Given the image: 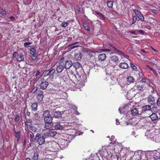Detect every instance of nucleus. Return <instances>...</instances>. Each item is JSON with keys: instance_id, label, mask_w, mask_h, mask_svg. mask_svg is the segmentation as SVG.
Masks as SVG:
<instances>
[{"instance_id": "obj_1", "label": "nucleus", "mask_w": 160, "mask_h": 160, "mask_svg": "<svg viewBox=\"0 0 160 160\" xmlns=\"http://www.w3.org/2000/svg\"><path fill=\"white\" fill-rule=\"evenodd\" d=\"M47 138L44 133L42 135L41 134L37 133L35 136V141L39 145H42L45 142V139Z\"/></svg>"}, {"instance_id": "obj_2", "label": "nucleus", "mask_w": 160, "mask_h": 160, "mask_svg": "<svg viewBox=\"0 0 160 160\" xmlns=\"http://www.w3.org/2000/svg\"><path fill=\"white\" fill-rule=\"evenodd\" d=\"M40 81L41 82L39 84L40 88L42 90L46 89L49 85L48 82L44 80L43 78H41Z\"/></svg>"}, {"instance_id": "obj_3", "label": "nucleus", "mask_w": 160, "mask_h": 160, "mask_svg": "<svg viewBox=\"0 0 160 160\" xmlns=\"http://www.w3.org/2000/svg\"><path fill=\"white\" fill-rule=\"evenodd\" d=\"M55 72V69L52 68H51L48 70L44 72V76L46 77L48 76H49L50 77H52L53 78Z\"/></svg>"}, {"instance_id": "obj_4", "label": "nucleus", "mask_w": 160, "mask_h": 160, "mask_svg": "<svg viewBox=\"0 0 160 160\" xmlns=\"http://www.w3.org/2000/svg\"><path fill=\"white\" fill-rule=\"evenodd\" d=\"M47 138L49 137H54L57 133L56 131L53 129L49 130L48 132L44 133Z\"/></svg>"}, {"instance_id": "obj_5", "label": "nucleus", "mask_w": 160, "mask_h": 160, "mask_svg": "<svg viewBox=\"0 0 160 160\" xmlns=\"http://www.w3.org/2000/svg\"><path fill=\"white\" fill-rule=\"evenodd\" d=\"M51 151L56 152L57 151L59 147L58 143L54 141H51Z\"/></svg>"}, {"instance_id": "obj_6", "label": "nucleus", "mask_w": 160, "mask_h": 160, "mask_svg": "<svg viewBox=\"0 0 160 160\" xmlns=\"http://www.w3.org/2000/svg\"><path fill=\"white\" fill-rule=\"evenodd\" d=\"M66 126L63 123H57L54 126L55 129L61 130L65 128Z\"/></svg>"}, {"instance_id": "obj_7", "label": "nucleus", "mask_w": 160, "mask_h": 160, "mask_svg": "<svg viewBox=\"0 0 160 160\" xmlns=\"http://www.w3.org/2000/svg\"><path fill=\"white\" fill-rule=\"evenodd\" d=\"M151 106L149 105H144L142 107V113H146L147 112H151L152 110L151 109Z\"/></svg>"}, {"instance_id": "obj_8", "label": "nucleus", "mask_w": 160, "mask_h": 160, "mask_svg": "<svg viewBox=\"0 0 160 160\" xmlns=\"http://www.w3.org/2000/svg\"><path fill=\"white\" fill-rule=\"evenodd\" d=\"M63 64L66 69H69L72 65V62L70 60H66Z\"/></svg>"}, {"instance_id": "obj_9", "label": "nucleus", "mask_w": 160, "mask_h": 160, "mask_svg": "<svg viewBox=\"0 0 160 160\" xmlns=\"http://www.w3.org/2000/svg\"><path fill=\"white\" fill-rule=\"evenodd\" d=\"M77 131V130L73 128H68L67 129L66 132L67 134L70 135L71 136H76V132Z\"/></svg>"}, {"instance_id": "obj_10", "label": "nucleus", "mask_w": 160, "mask_h": 160, "mask_svg": "<svg viewBox=\"0 0 160 160\" xmlns=\"http://www.w3.org/2000/svg\"><path fill=\"white\" fill-rule=\"evenodd\" d=\"M13 131L14 133V135L17 138V142H18L19 141V139L21 137V132L20 131H19L18 132H16L15 130V127L14 126L13 127Z\"/></svg>"}, {"instance_id": "obj_11", "label": "nucleus", "mask_w": 160, "mask_h": 160, "mask_svg": "<svg viewBox=\"0 0 160 160\" xmlns=\"http://www.w3.org/2000/svg\"><path fill=\"white\" fill-rule=\"evenodd\" d=\"M74 55L75 58L78 60H80L82 56V53L79 51L76 52Z\"/></svg>"}, {"instance_id": "obj_12", "label": "nucleus", "mask_w": 160, "mask_h": 160, "mask_svg": "<svg viewBox=\"0 0 160 160\" xmlns=\"http://www.w3.org/2000/svg\"><path fill=\"white\" fill-rule=\"evenodd\" d=\"M64 66L60 63H58V65H57L56 70L58 73H61L63 70Z\"/></svg>"}, {"instance_id": "obj_13", "label": "nucleus", "mask_w": 160, "mask_h": 160, "mask_svg": "<svg viewBox=\"0 0 160 160\" xmlns=\"http://www.w3.org/2000/svg\"><path fill=\"white\" fill-rule=\"evenodd\" d=\"M148 102L151 105H153L155 103L154 98L151 95H150L147 98Z\"/></svg>"}, {"instance_id": "obj_14", "label": "nucleus", "mask_w": 160, "mask_h": 160, "mask_svg": "<svg viewBox=\"0 0 160 160\" xmlns=\"http://www.w3.org/2000/svg\"><path fill=\"white\" fill-rule=\"evenodd\" d=\"M43 92L41 91L40 93L38 94L37 96V98L38 102H41L42 101L43 97L44 95L43 94Z\"/></svg>"}, {"instance_id": "obj_15", "label": "nucleus", "mask_w": 160, "mask_h": 160, "mask_svg": "<svg viewBox=\"0 0 160 160\" xmlns=\"http://www.w3.org/2000/svg\"><path fill=\"white\" fill-rule=\"evenodd\" d=\"M27 128L29 130L34 132H35L38 130L37 128L34 126L32 124H29Z\"/></svg>"}, {"instance_id": "obj_16", "label": "nucleus", "mask_w": 160, "mask_h": 160, "mask_svg": "<svg viewBox=\"0 0 160 160\" xmlns=\"http://www.w3.org/2000/svg\"><path fill=\"white\" fill-rule=\"evenodd\" d=\"M45 148L51 151V141L46 142L43 145Z\"/></svg>"}, {"instance_id": "obj_17", "label": "nucleus", "mask_w": 160, "mask_h": 160, "mask_svg": "<svg viewBox=\"0 0 160 160\" xmlns=\"http://www.w3.org/2000/svg\"><path fill=\"white\" fill-rule=\"evenodd\" d=\"M38 103L35 102L33 103L31 105V109L32 111L35 112L38 109Z\"/></svg>"}, {"instance_id": "obj_18", "label": "nucleus", "mask_w": 160, "mask_h": 160, "mask_svg": "<svg viewBox=\"0 0 160 160\" xmlns=\"http://www.w3.org/2000/svg\"><path fill=\"white\" fill-rule=\"evenodd\" d=\"M27 133L28 134V135L30 137V140L33 142H34V141H35V138H34L33 133L30 130L27 132Z\"/></svg>"}, {"instance_id": "obj_19", "label": "nucleus", "mask_w": 160, "mask_h": 160, "mask_svg": "<svg viewBox=\"0 0 160 160\" xmlns=\"http://www.w3.org/2000/svg\"><path fill=\"white\" fill-rule=\"evenodd\" d=\"M140 78H141L140 77ZM140 82L146 83L147 85L150 84V81L149 80L148 78H141V80L140 81Z\"/></svg>"}, {"instance_id": "obj_20", "label": "nucleus", "mask_w": 160, "mask_h": 160, "mask_svg": "<svg viewBox=\"0 0 160 160\" xmlns=\"http://www.w3.org/2000/svg\"><path fill=\"white\" fill-rule=\"evenodd\" d=\"M60 143L61 145L64 148H65L68 146L69 142L68 141L65 139H62Z\"/></svg>"}, {"instance_id": "obj_21", "label": "nucleus", "mask_w": 160, "mask_h": 160, "mask_svg": "<svg viewBox=\"0 0 160 160\" xmlns=\"http://www.w3.org/2000/svg\"><path fill=\"white\" fill-rule=\"evenodd\" d=\"M119 66L120 68L122 69H127L128 67V64L125 62L120 63Z\"/></svg>"}, {"instance_id": "obj_22", "label": "nucleus", "mask_w": 160, "mask_h": 160, "mask_svg": "<svg viewBox=\"0 0 160 160\" xmlns=\"http://www.w3.org/2000/svg\"><path fill=\"white\" fill-rule=\"evenodd\" d=\"M127 81L128 83H127V84H129L131 83H134V79L133 77L132 76H128L127 78Z\"/></svg>"}, {"instance_id": "obj_23", "label": "nucleus", "mask_w": 160, "mask_h": 160, "mask_svg": "<svg viewBox=\"0 0 160 160\" xmlns=\"http://www.w3.org/2000/svg\"><path fill=\"white\" fill-rule=\"evenodd\" d=\"M106 58V55L105 53H102L98 55V58L99 60L101 61H104Z\"/></svg>"}, {"instance_id": "obj_24", "label": "nucleus", "mask_w": 160, "mask_h": 160, "mask_svg": "<svg viewBox=\"0 0 160 160\" xmlns=\"http://www.w3.org/2000/svg\"><path fill=\"white\" fill-rule=\"evenodd\" d=\"M43 116L46 118V117H50V112L48 110H46L44 111L42 114Z\"/></svg>"}, {"instance_id": "obj_25", "label": "nucleus", "mask_w": 160, "mask_h": 160, "mask_svg": "<svg viewBox=\"0 0 160 160\" xmlns=\"http://www.w3.org/2000/svg\"><path fill=\"white\" fill-rule=\"evenodd\" d=\"M82 51L83 52H84L85 53H86L87 55H89L90 56H92V52L89 50L88 49L86 48H83L82 49Z\"/></svg>"}, {"instance_id": "obj_26", "label": "nucleus", "mask_w": 160, "mask_h": 160, "mask_svg": "<svg viewBox=\"0 0 160 160\" xmlns=\"http://www.w3.org/2000/svg\"><path fill=\"white\" fill-rule=\"evenodd\" d=\"M62 114L61 112L59 111H56L54 112L53 116L54 117L57 118H60L62 117Z\"/></svg>"}, {"instance_id": "obj_27", "label": "nucleus", "mask_w": 160, "mask_h": 160, "mask_svg": "<svg viewBox=\"0 0 160 160\" xmlns=\"http://www.w3.org/2000/svg\"><path fill=\"white\" fill-rule=\"evenodd\" d=\"M131 114L133 116H135L139 114V112L137 108H134L131 110Z\"/></svg>"}, {"instance_id": "obj_28", "label": "nucleus", "mask_w": 160, "mask_h": 160, "mask_svg": "<svg viewBox=\"0 0 160 160\" xmlns=\"http://www.w3.org/2000/svg\"><path fill=\"white\" fill-rule=\"evenodd\" d=\"M149 117H150L152 121H155L158 118L157 115L155 113L152 114Z\"/></svg>"}, {"instance_id": "obj_29", "label": "nucleus", "mask_w": 160, "mask_h": 160, "mask_svg": "<svg viewBox=\"0 0 160 160\" xmlns=\"http://www.w3.org/2000/svg\"><path fill=\"white\" fill-rule=\"evenodd\" d=\"M80 43V42H74L70 46V48H71V49H73L75 48L78 47L80 46L79 45Z\"/></svg>"}, {"instance_id": "obj_30", "label": "nucleus", "mask_w": 160, "mask_h": 160, "mask_svg": "<svg viewBox=\"0 0 160 160\" xmlns=\"http://www.w3.org/2000/svg\"><path fill=\"white\" fill-rule=\"evenodd\" d=\"M72 65L76 69L82 67V65L78 62L74 63Z\"/></svg>"}, {"instance_id": "obj_31", "label": "nucleus", "mask_w": 160, "mask_h": 160, "mask_svg": "<svg viewBox=\"0 0 160 160\" xmlns=\"http://www.w3.org/2000/svg\"><path fill=\"white\" fill-rule=\"evenodd\" d=\"M52 117H46V118H44L45 123H52Z\"/></svg>"}, {"instance_id": "obj_32", "label": "nucleus", "mask_w": 160, "mask_h": 160, "mask_svg": "<svg viewBox=\"0 0 160 160\" xmlns=\"http://www.w3.org/2000/svg\"><path fill=\"white\" fill-rule=\"evenodd\" d=\"M24 56L22 55H18L17 58V60L20 62L24 61Z\"/></svg>"}, {"instance_id": "obj_33", "label": "nucleus", "mask_w": 160, "mask_h": 160, "mask_svg": "<svg viewBox=\"0 0 160 160\" xmlns=\"http://www.w3.org/2000/svg\"><path fill=\"white\" fill-rule=\"evenodd\" d=\"M53 126L52 123H45L44 127L46 129L51 128Z\"/></svg>"}, {"instance_id": "obj_34", "label": "nucleus", "mask_w": 160, "mask_h": 160, "mask_svg": "<svg viewBox=\"0 0 160 160\" xmlns=\"http://www.w3.org/2000/svg\"><path fill=\"white\" fill-rule=\"evenodd\" d=\"M153 158L154 160H160V153L159 152L156 153Z\"/></svg>"}, {"instance_id": "obj_35", "label": "nucleus", "mask_w": 160, "mask_h": 160, "mask_svg": "<svg viewBox=\"0 0 160 160\" xmlns=\"http://www.w3.org/2000/svg\"><path fill=\"white\" fill-rule=\"evenodd\" d=\"M111 59L112 61L114 62H116L118 60V57L116 56H113L111 57Z\"/></svg>"}, {"instance_id": "obj_36", "label": "nucleus", "mask_w": 160, "mask_h": 160, "mask_svg": "<svg viewBox=\"0 0 160 160\" xmlns=\"http://www.w3.org/2000/svg\"><path fill=\"white\" fill-rule=\"evenodd\" d=\"M113 2L112 1H108L107 2V5L109 8H111L112 7Z\"/></svg>"}, {"instance_id": "obj_37", "label": "nucleus", "mask_w": 160, "mask_h": 160, "mask_svg": "<svg viewBox=\"0 0 160 160\" xmlns=\"http://www.w3.org/2000/svg\"><path fill=\"white\" fill-rule=\"evenodd\" d=\"M134 87L136 88L139 91H142L143 89V86L141 85H138L135 86Z\"/></svg>"}, {"instance_id": "obj_38", "label": "nucleus", "mask_w": 160, "mask_h": 160, "mask_svg": "<svg viewBox=\"0 0 160 160\" xmlns=\"http://www.w3.org/2000/svg\"><path fill=\"white\" fill-rule=\"evenodd\" d=\"M83 26L86 30L88 31H89L90 29V27L86 23H84Z\"/></svg>"}, {"instance_id": "obj_39", "label": "nucleus", "mask_w": 160, "mask_h": 160, "mask_svg": "<svg viewBox=\"0 0 160 160\" xmlns=\"http://www.w3.org/2000/svg\"><path fill=\"white\" fill-rule=\"evenodd\" d=\"M38 154L37 152H35L33 155V159L34 160H37L38 159Z\"/></svg>"}, {"instance_id": "obj_40", "label": "nucleus", "mask_w": 160, "mask_h": 160, "mask_svg": "<svg viewBox=\"0 0 160 160\" xmlns=\"http://www.w3.org/2000/svg\"><path fill=\"white\" fill-rule=\"evenodd\" d=\"M69 78L72 81L75 80L76 79V76L73 74H71L70 76L69 77Z\"/></svg>"}, {"instance_id": "obj_41", "label": "nucleus", "mask_w": 160, "mask_h": 160, "mask_svg": "<svg viewBox=\"0 0 160 160\" xmlns=\"http://www.w3.org/2000/svg\"><path fill=\"white\" fill-rule=\"evenodd\" d=\"M130 65L131 68L133 69L135 71H137L138 70V68L137 67L134 65L132 63V62H130Z\"/></svg>"}, {"instance_id": "obj_42", "label": "nucleus", "mask_w": 160, "mask_h": 160, "mask_svg": "<svg viewBox=\"0 0 160 160\" xmlns=\"http://www.w3.org/2000/svg\"><path fill=\"white\" fill-rule=\"evenodd\" d=\"M95 13L98 15L99 17H101V18H102L103 19H104V15L102 14V13L97 12V11L95 12Z\"/></svg>"}, {"instance_id": "obj_43", "label": "nucleus", "mask_w": 160, "mask_h": 160, "mask_svg": "<svg viewBox=\"0 0 160 160\" xmlns=\"http://www.w3.org/2000/svg\"><path fill=\"white\" fill-rule=\"evenodd\" d=\"M25 118L27 120V122L28 123H30V124H32V119L30 118V117H27L25 116Z\"/></svg>"}, {"instance_id": "obj_44", "label": "nucleus", "mask_w": 160, "mask_h": 160, "mask_svg": "<svg viewBox=\"0 0 160 160\" xmlns=\"http://www.w3.org/2000/svg\"><path fill=\"white\" fill-rule=\"evenodd\" d=\"M133 11L138 17L139 16H140V15L142 14L139 11L136 9L134 10Z\"/></svg>"}, {"instance_id": "obj_45", "label": "nucleus", "mask_w": 160, "mask_h": 160, "mask_svg": "<svg viewBox=\"0 0 160 160\" xmlns=\"http://www.w3.org/2000/svg\"><path fill=\"white\" fill-rule=\"evenodd\" d=\"M32 60H36L37 59V56L36 53L32 54Z\"/></svg>"}, {"instance_id": "obj_46", "label": "nucleus", "mask_w": 160, "mask_h": 160, "mask_svg": "<svg viewBox=\"0 0 160 160\" xmlns=\"http://www.w3.org/2000/svg\"><path fill=\"white\" fill-rule=\"evenodd\" d=\"M20 120V117L18 115H17L15 118L14 120L15 122H18Z\"/></svg>"}, {"instance_id": "obj_47", "label": "nucleus", "mask_w": 160, "mask_h": 160, "mask_svg": "<svg viewBox=\"0 0 160 160\" xmlns=\"http://www.w3.org/2000/svg\"><path fill=\"white\" fill-rule=\"evenodd\" d=\"M138 18L140 19V20H141L142 21H143L144 20V18L143 16V15L142 14H141L140 16H139L138 17Z\"/></svg>"}, {"instance_id": "obj_48", "label": "nucleus", "mask_w": 160, "mask_h": 160, "mask_svg": "<svg viewBox=\"0 0 160 160\" xmlns=\"http://www.w3.org/2000/svg\"><path fill=\"white\" fill-rule=\"evenodd\" d=\"M36 51L35 48H32L30 49V53L31 54H33L36 53Z\"/></svg>"}, {"instance_id": "obj_49", "label": "nucleus", "mask_w": 160, "mask_h": 160, "mask_svg": "<svg viewBox=\"0 0 160 160\" xmlns=\"http://www.w3.org/2000/svg\"><path fill=\"white\" fill-rule=\"evenodd\" d=\"M0 13H1L3 15H5L6 13V11L1 8H0Z\"/></svg>"}, {"instance_id": "obj_50", "label": "nucleus", "mask_w": 160, "mask_h": 160, "mask_svg": "<svg viewBox=\"0 0 160 160\" xmlns=\"http://www.w3.org/2000/svg\"><path fill=\"white\" fill-rule=\"evenodd\" d=\"M129 32L135 35L138 34L137 30L130 31Z\"/></svg>"}, {"instance_id": "obj_51", "label": "nucleus", "mask_w": 160, "mask_h": 160, "mask_svg": "<svg viewBox=\"0 0 160 160\" xmlns=\"http://www.w3.org/2000/svg\"><path fill=\"white\" fill-rule=\"evenodd\" d=\"M150 70L153 72V74L157 76L158 75V74L155 71V70L154 68H150Z\"/></svg>"}, {"instance_id": "obj_52", "label": "nucleus", "mask_w": 160, "mask_h": 160, "mask_svg": "<svg viewBox=\"0 0 160 160\" xmlns=\"http://www.w3.org/2000/svg\"><path fill=\"white\" fill-rule=\"evenodd\" d=\"M133 21L132 22V24H134L136 21L137 19V17L136 16H134L132 18Z\"/></svg>"}, {"instance_id": "obj_53", "label": "nucleus", "mask_w": 160, "mask_h": 160, "mask_svg": "<svg viewBox=\"0 0 160 160\" xmlns=\"http://www.w3.org/2000/svg\"><path fill=\"white\" fill-rule=\"evenodd\" d=\"M68 24V23L67 22H63L61 24V26L64 27H66Z\"/></svg>"}, {"instance_id": "obj_54", "label": "nucleus", "mask_w": 160, "mask_h": 160, "mask_svg": "<svg viewBox=\"0 0 160 160\" xmlns=\"http://www.w3.org/2000/svg\"><path fill=\"white\" fill-rule=\"evenodd\" d=\"M38 90V88L37 87H34L33 88L32 92V93L36 92Z\"/></svg>"}, {"instance_id": "obj_55", "label": "nucleus", "mask_w": 160, "mask_h": 160, "mask_svg": "<svg viewBox=\"0 0 160 160\" xmlns=\"http://www.w3.org/2000/svg\"><path fill=\"white\" fill-rule=\"evenodd\" d=\"M138 34V33H141L142 34H144L145 31L142 30H137Z\"/></svg>"}, {"instance_id": "obj_56", "label": "nucleus", "mask_w": 160, "mask_h": 160, "mask_svg": "<svg viewBox=\"0 0 160 160\" xmlns=\"http://www.w3.org/2000/svg\"><path fill=\"white\" fill-rule=\"evenodd\" d=\"M157 105L158 106H160V98H158L157 101Z\"/></svg>"}, {"instance_id": "obj_57", "label": "nucleus", "mask_w": 160, "mask_h": 160, "mask_svg": "<svg viewBox=\"0 0 160 160\" xmlns=\"http://www.w3.org/2000/svg\"><path fill=\"white\" fill-rule=\"evenodd\" d=\"M31 44L30 42H25L24 43V46L25 47H26L29 45H30Z\"/></svg>"}, {"instance_id": "obj_58", "label": "nucleus", "mask_w": 160, "mask_h": 160, "mask_svg": "<svg viewBox=\"0 0 160 160\" xmlns=\"http://www.w3.org/2000/svg\"><path fill=\"white\" fill-rule=\"evenodd\" d=\"M152 11L154 13H158V10H157L155 9H152Z\"/></svg>"}, {"instance_id": "obj_59", "label": "nucleus", "mask_w": 160, "mask_h": 160, "mask_svg": "<svg viewBox=\"0 0 160 160\" xmlns=\"http://www.w3.org/2000/svg\"><path fill=\"white\" fill-rule=\"evenodd\" d=\"M26 115L28 117H30V112L28 111H27L26 112Z\"/></svg>"}, {"instance_id": "obj_60", "label": "nucleus", "mask_w": 160, "mask_h": 160, "mask_svg": "<svg viewBox=\"0 0 160 160\" xmlns=\"http://www.w3.org/2000/svg\"><path fill=\"white\" fill-rule=\"evenodd\" d=\"M116 124L117 125H118L120 124V122H119V120L117 118L116 119Z\"/></svg>"}, {"instance_id": "obj_61", "label": "nucleus", "mask_w": 160, "mask_h": 160, "mask_svg": "<svg viewBox=\"0 0 160 160\" xmlns=\"http://www.w3.org/2000/svg\"><path fill=\"white\" fill-rule=\"evenodd\" d=\"M40 74V71L39 70H38L35 75V76H38Z\"/></svg>"}, {"instance_id": "obj_62", "label": "nucleus", "mask_w": 160, "mask_h": 160, "mask_svg": "<svg viewBox=\"0 0 160 160\" xmlns=\"http://www.w3.org/2000/svg\"><path fill=\"white\" fill-rule=\"evenodd\" d=\"M10 18L11 19L12 21H13L14 20V18L12 16H11L10 17Z\"/></svg>"}, {"instance_id": "obj_63", "label": "nucleus", "mask_w": 160, "mask_h": 160, "mask_svg": "<svg viewBox=\"0 0 160 160\" xmlns=\"http://www.w3.org/2000/svg\"><path fill=\"white\" fill-rule=\"evenodd\" d=\"M151 48L152 49V50H153L155 52H158V51L157 50H155V49H154L153 47H151Z\"/></svg>"}, {"instance_id": "obj_64", "label": "nucleus", "mask_w": 160, "mask_h": 160, "mask_svg": "<svg viewBox=\"0 0 160 160\" xmlns=\"http://www.w3.org/2000/svg\"><path fill=\"white\" fill-rule=\"evenodd\" d=\"M75 113L77 115H79V113L77 110H75Z\"/></svg>"}]
</instances>
